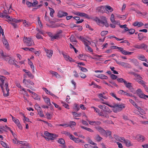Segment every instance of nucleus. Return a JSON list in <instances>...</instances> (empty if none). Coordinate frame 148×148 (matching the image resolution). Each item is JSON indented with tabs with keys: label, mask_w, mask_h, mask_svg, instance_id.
Masks as SVG:
<instances>
[{
	"label": "nucleus",
	"mask_w": 148,
	"mask_h": 148,
	"mask_svg": "<svg viewBox=\"0 0 148 148\" xmlns=\"http://www.w3.org/2000/svg\"><path fill=\"white\" fill-rule=\"evenodd\" d=\"M6 78L5 77L0 75V80L1 82V83L0 84V86L1 88L2 92L3 93V95L4 97L8 96L9 95V89L8 87V82L6 83L5 84L4 86L5 87V89L6 90V92H7V94H5L4 90L3 84L4 80H5Z\"/></svg>",
	"instance_id": "nucleus-1"
},
{
	"label": "nucleus",
	"mask_w": 148,
	"mask_h": 148,
	"mask_svg": "<svg viewBox=\"0 0 148 148\" xmlns=\"http://www.w3.org/2000/svg\"><path fill=\"white\" fill-rule=\"evenodd\" d=\"M44 134L47 137L42 136L47 140L49 141V140H53L56 138L58 136L56 134L50 133L47 131L44 132Z\"/></svg>",
	"instance_id": "nucleus-2"
},
{
	"label": "nucleus",
	"mask_w": 148,
	"mask_h": 148,
	"mask_svg": "<svg viewBox=\"0 0 148 148\" xmlns=\"http://www.w3.org/2000/svg\"><path fill=\"white\" fill-rule=\"evenodd\" d=\"M23 41L24 43L27 46H30L34 45V42L32 39L29 37L24 36Z\"/></svg>",
	"instance_id": "nucleus-3"
},
{
	"label": "nucleus",
	"mask_w": 148,
	"mask_h": 148,
	"mask_svg": "<svg viewBox=\"0 0 148 148\" xmlns=\"http://www.w3.org/2000/svg\"><path fill=\"white\" fill-rule=\"evenodd\" d=\"M103 104H105L107 105L108 106H109L111 108H116H116H120L123 109V108H124L125 107V106L124 105V104L119 105V104H116L115 103H114L113 106H111V105H110L108 103H105L103 102Z\"/></svg>",
	"instance_id": "nucleus-4"
},
{
	"label": "nucleus",
	"mask_w": 148,
	"mask_h": 148,
	"mask_svg": "<svg viewBox=\"0 0 148 148\" xmlns=\"http://www.w3.org/2000/svg\"><path fill=\"white\" fill-rule=\"evenodd\" d=\"M10 115H11L12 117V120L14 122L16 123V124L18 127L20 129H22V127L21 125L20 124V122L19 121V120L18 119H16V118L13 116L11 114Z\"/></svg>",
	"instance_id": "nucleus-5"
},
{
	"label": "nucleus",
	"mask_w": 148,
	"mask_h": 148,
	"mask_svg": "<svg viewBox=\"0 0 148 148\" xmlns=\"http://www.w3.org/2000/svg\"><path fill=\"white\" fill-rule=\"evenodd\" d=\"M8 11L6 10H4L2 13H0V17L1 18L5 17L8 19L10 18V16L8 15Z\"/></svg>",
	"instance_id": "nucleus-6"
},
{
	"label": "nucleus",
	"mask_w": 148,
	"mask_h": 148,
	"mask_svg": "<svg viewBox=\"0 0 148 148\" xmlns=\"http://www.w3.org/2000/svg\"><path fill=\"white\" fill-rule=\"evenodd\" d=\"M119 50L121 52V53L125 55H130L133 52H130L124 50V49L122 47H120L119 48Z\"/></svg>",
	"instance_id": "nucleus-7"
},
{
	"label": "nucleus",
	"mask_w": 148,
	"mask_h": 148,
	"mask_svg": "<svg viewBox=\"0 0 148 148\" xmlns=\"http://www.w3.org/2000/svg\"><path fill=\"white\" fill-rule=\"evenodd\" d=\"M68 13L62 11H59L58 12V16L59 17L61 18L64 16H66Z\"/></svg>",
	"instance_id": "nucleus-8"
},
{
	"label": "nucleus",
	"mask_w": 148,
	"mask_h": 148,
	"mask_svg": "<svg viewBox=\"0 0 148 148\" xmlns=\"http://www.w3.org/2000/svg\"><path fill=\"white\" fill-rule=\"evenodd\" d=\"M45 51L47 53V56L49 58H51L53 53V51L52 50H49L48 49H45Z\"/></svg>",
	"instance_id": "nucleus-9"
},
{
	"label": "nucleus",
	"mask_w": 148,
	"mask_h": 148,
	"mask_svg": "<svg viewBox=\"0 0 148 148\" xmlns=\"http://www.w3.org/2000/svg\"><path fill=\"white\" fill-rule=\"evenodd\" d=\"M100 132L101 134L103 135H105L106 131L102 128L100 127H98L96 128Z\"/></svg>",
	"instance_id": "nucleus-10"
},
{
	"label": "nucleus",
	"mask_w": 148,
	"mask_h": 148,
	"mask_svg": "<svg viewBox=\"0 0 148 148\" xmlns=\"http://www.w3.org/2000/svg\"><path fill=\"white\" fill-rule=\"evenodd\" d=\"M114 60L115 61L117 64L120 65L122 66L127 67L128 65H129V64H128L127 63H126L124 62H122L119 61H118L117 60L114 59Z\"/></svg>",
	"instance_id": "nucleus-11"
},
{
	"label": "nucleus",
	"mask_w": 148,
	"mask_h": 148,
	"mask_svg": "<svg viewBox=\"0 0 148 148\" xmlns=\"http://www.w3.org/2000/svg\"><path fill=\"white\" fill-rule=\"evenodd\" d=\"M2 42L3 44H4L6 47V48L7 49H9V45L8 42L7 41L6 39L5 38H3Z\"/></svg>",
	"instance_id": "nucleus-12"
},
{
	"label": "nucleus",
	"mask_w": 148,
	"mask_h": 148,
	"mask_svg": "<svg viewBox=\"0 0 148 148\" xmlns=\"http://www.w3.org/2000/svg\"><path fill=\"white\" fill-rule=\"evenodd\" d=\"M102 19V24H104L105 26L106 27H108V24L107 22V20H106V18L105 17L103 16L101 18Z\"/></svg>",
	"instance_id": "nucleus-13"
},
{
	"label": "nucleus",
	"mask_w": 148,
	"mask_h": 148,
	"mask_svg": "<svg viewBox=\"0 0 148 148\" xmlns=\"http://www.w3.org/2000/svg\"><path fill=\"white\" fill-rule=\"evenodd\" d=\"M37 110L38 113L40 116H41V117H43V116H44V115L43 114L42 110L41 109V108L40 107L38 106Z\"/></svg>",
	"instance_id": "nucleus-14"
},
{
	"label": "nucleus",
	"mask_w": 148,
	"mask_h": 148,
	"mask_svg": "<svg viewBox=\"0 0 148 148\" xmlns=\"http://www.w3.org/2000/svg\"><path fill=\"white\" fill-rule=\"evenodd\" d=\"M133 25L134 26H138V27H139L143 26L144 24L141 22H139L136 21L134 23Z\"/></svg>",
	"instance_id": "nucleus-15"
},
{
	"label": "nucleus",
	"mask_w": 148,
	"mask_h": 148,
	"mask_svg": "<svg viewBox=\"0 0 148 148\" xmlns=\"http://www.w3.org/2000/svg\"><path fill=\"white\" fill-rule=\"evenodd\" d=\"M124 84L125 85V86L127 88L130 89L131 87H132V83L130 82L127 83V81L125 80V81L124 82Z\"/></svg>",
	"instance_id": "nucleus-16"
},
{
	"label": "nucleus",
	"mask_w": 148,
	"mask_h": 148,
	"mask_svg": "<svg viewBox=\"0 0 148 148\" xmlns=\"http://www.w3.org/2000/svg\"><path fill=\"white\" fill-rule=\"evenodd\" d=\"M95 76L102 79H107L108 78L107 76L103 74L99 75H96Z\"/></svg>",
	"instance_id": "nucleus-17"
},
{
	"label": "nucleus",
	"mask_w": 148,
	"mask_h": 148,
	"mask_svg": "<svg viewBox=\"0 0 148 148\" xmlns=\"http://www.w3.org/2000/svg\"><path fill=\"white\" fill-rule=\"evenodd\" d=\"M136 138L139 141L142 140L143 141L144 140V137L141 135H137L136 136Z\"/></svg>",
	"instance_id": "nucleus-18"
},
{
	"label": "nucleus",
	"mask_w": 148,
	"mask_h": 148,
	"mask_svg": "<svg viewBox=\"0 0 148 148\" xmlns=\"http://www.w3.org/2000/svg\"><path fill=\"white\" fill-rule=\"evenodd\" d=\"M43 99H44L45 101L47 104L49 105L51 104L49 99L46 97H43Z\"/></svg>",
	"instance_id": "nucleus-19"
},
{
	"label": "nucleus",
	"mask_w": 148,
	"mask_h": 148,
	"mask_svg": "<svg viewBox=\"0 0 148 148\" xmlns=\"http://www.w3.org/2000/svg\"><path fill=\"white\" fill-rule=\"evenodd\" d=\"M114 108L112 110L115 113H117L118 112H119L121 111L122 108Z\"/></svg>",
	"instance_id": "nucleus-20"
},
{
	"label": "nucleus",
	"mask_w": 148,
	"mask_h": 148,
	"mask_svg": "<svg viewBox=\"0 0 148 148\" xmlns=\"http://www.w3.org/2000/svg\"><path fill=\"white\" fill-rule=\"evenodd\" d=\"M106 9L103 6L101 7L98 10V12L103 13L105 11Z\"/></svg>",
	"instance_id": "nucleus-21"
},
{
	"label": "nucleus",
	"mask_w": 148,
	"mask_h": 148,
	"mask_svg": "<svg viewBox=\"0 0 148 148\" xmlns=\"http://www.w3.org/2000/svg\"><path fill=\"white\" fill-rule=\"evenodd\" d=\"M8 20L10 21H12V22H15V23L17 22H19L20 21H21V20H17L16 19H15V18H11L10 17V18H9Z\"/></svg>",
	"instance_id": "nucleus-22"
},
{
	"label": "nucleus",
	"mask_w": 148,
	"mask_h": 148,
	"mask_svg": "<svg viewBox=\"0 0 148 148\" xmlns=\"http://www.w3.org/2000/svg\"><path fill=\"white\" fill-rule=\"evenodd\" d=\"M104 107L103 108V110L105 112H108L109 113H110L112 112V111L110 110L109 109V108L107 107L106 106H104Z\"/></svg>",
	"instance_id": "nucleus-23"
},
{
	"label": "nucleus",
	"mask_w": 148,
	"mask_h": 148,
	"mask_svg": "<svg viewBox=\"0 0 148 148\" xmlns=\"http://www.w3.org/2000/svg\"><path fill=\"white\" fill-rule=\"evenodd\" d=\"M138 59L142 61H145L146 62H147V60L145 58L144 56L142 55L138 56Z\"/></svg>",
	"instance_id": "nucleus-24"
},
{
	"label": "nucleus",
	"mask_w": 148,
	"mask_h": 148,
	"mask_svg": "<svg viewBox=\"0 0 148 148\" xmlns=\"http://www.w3.org/2000/svg\"><path fill=\"white\" fill-rule=\"evenodd\" d=\"M95 139L97 141L99 142L102 139V138L97 134L95 136Z\"/></svg>",
	"instance_id": "nucleus-25"
},
{
	"label": "nucleus",
	"mask_w": 148,
	"mask_h": 148,
	"mask_svg": "<svg viewBox=\"0 0 148 148\" xmlns=\"http://www.w3.org/2000/svg\"><path fill=\"white\" fill-rule=\"evenodd\" d=\"M147 45L145 44L144 43H142L140 45L139 49L147 48Z\"/></svg>",
	"instance_id": "nucleus-26"
},
{
	"label": "nucleus",
	"mask_w": 148,
	"mask_h": 148,
	"mask_svg": "<svg viewBox=\"0 0 148 148\" xmlns=\"http://www.w3.org/2000/svg\"><path fill=\"white\" fill-rule=\"evenodd\" d=\"M136 93L140 97L143 93L142 91L140 89H138L136 92Z\"/></svg>",
	"instance_id": "nucleus-27"
},
{
	"label": "nucleus",
	"mask_w": 148,
	"mask_h": 148,
	"mask_svg": "<svg viewBox=\"0 0 148 148\" xmlns=\"http://www.w3.org/2000/svg\"><path fill=\"white\" fill-rule=\"evenodd\" d=\"M34 99L36 100H37L40 101V98L38 97V95L36 93H34L33 94V96Z\"/></svg>",
	"instance_id": "nucleus-28"
},
{
	"label": "nucleus",
	"mask_w": 148,
	"mask_h": 148,
	"mask_svg": "<svg viewBox=\"0 0 148 148\" xmlns=\"http://www.w3.org/2000/svg\"><path fill=\"white\" fill-rule=\"evenodd\" d=\"M138 38L140 40H142L144 37L142 33H139L138 35Z\"/></svg>",
	"instance_id": "nucleus-29"
},
{
	"label": "nucleus",
	"mask_w": 148,
	"mask_h": 148,
	"mask_svg": "<svg viewBox=\"0 0 148 148\" xmlns=\"http://www.w3.org/2000/svg\"><path fill=\"white\" fill-rule=\"evenodd\" d=\"M58 142L61 144L63 145L65 144V142L64 139L62 138H60L58 140Z\"/></svg>",
	"instance_id": "nucleus-30"
},
{
	"label": "nucleus",
	"mask_w": 148,
	"mask_h": 148,
	"mask_svg": "<svg viewBox=\"0 0 148 148\" xmlns=\"http://www.w3.org/2000/svg\"><path fill=\"white\" fill-rule=\"evenodd\" d=\"M23 23L24 25V26L25 27H28L30 25V23H28V22H27L26 20H24L23 21Z\"/></svg>",
	"instance_id": "nucleus-31"
},
{
	"label": "nucleus",
	"mask_w": 148,
	"mask_h": 148,
	"mask_svg": "<svg viewBox=\"0 0 148 148\" xmlns=\"http://www.w3.org/2000/svg\"><path fill=\"white\" fill-rule=\"evenodd\" d=\"M124 143L125 144L126 146L127 147H129L132 145L130 141L128 140H126V141H125Z\"/></svg>",
	"instance_id": "nucleus-32"
},
{
	"label": "nucleus",
	"mask_w": 148,
	"mask_h": 148,
	"mask_svg": "<svg viewBox=\"0 0 148 148\" xmlns=\"http://www.w3.org/2000/svg\"><path fill=\"white\" fill-rule=\"evenodd\" d=\"M70 40L71 41L77 42V41L75 40V38L74 36L73 35H71L70 38Z\"/></svg>",
	"instance_id": "nucleus-33"
},
{
	"label": "nucleus",
	"mask_w": 148,
	"mask_h": 148,
	"mask_svg": "<svg viewBox=\"0 0 148 148\" xmlns=\"http://www.w3.org/2000/svg\"><path fill=\"white\" fill-rule=\"evenodd\" d=\"M94 20L97 23L99 24L100 23H101L102 24V20L101 21L100 19L97 17L95 18V19H94Z\"/></svg>",
	"instance_id": "nucleus-34"
},
{
	"label": "nucleus",
	"mask_w": 148,
	"mask_h": 148,
	"mask_svg": "<svg viewBox=\"0 0 148 148\" xmlns=\"http://www.w3.org/2000/svg\"><path fill=\"white\" fill-rule=\"evenodd\" d=\"M27 80L26 79H24L23 80V83L25 84V86L26 87L31 89V88H32V87L30 86H28V83H27V82H25V81L27 82Z\"/></svg>",
	"instance_id": "nucleus-35"
},
{
	"label": "nucleus",
	"mask_w": 148,
	"mask_h": 148,
	"mask_svg": "<svg viewBox=\"0 0 148 148\" xmlns=\"http://www.w3.org/2000/svg\"><path fill=\"white\" fill-rule=\"evenodd\" d=\"M50 72L51 74L56 76V77H58L60 76V75L56 72L51 71H50Z\"/></svg>",
	"instance_id": "nucleus-36"
},
{
	"label": "nucleus",
	"mask_w": 148,
	"mask_h": 148,
	"mask_svg": "<svg viewBox=\"0 0 148 148\" xmlns=\"http://www.w3.org/2000/svg\"><path fill=\"white\" fill-rule=\"evenodd\" d=\"M78 66L80 68V70L82 71H83L84 72H86L88 71L87 69L85 68H84V67H82L80 66H79V65H78Z\"/></svg>",
	"instance_id": "nucleus-37"
},
{
	"label": "nucleus",
	"mask_w": 148,
	"mask_h": 148,
	"mask_svg": "<svg viewBox=\"0 0 148 148\" xmlns=\"http://www.w3.org/2000/svg\"><path fill=\"white\" fill-rule=\"evenodd\" d=\"M16 86L18 87L19 88H20L23 91H24L25 92V89L24 88L21 87V86L20 85V84L19 83H16Z\"/></svg>",
	"instance_id": "nucleus-38"
},
{
	"label": "nucleus",
	"mask_w": 148,
	"mask_h": 148,
	"mask_svg": "<svg viewBox=\"0 0 148 148\" xmlns=\"http://www.w3.org/2000/svg\"><path fill=\"white\" fill-rule=\"evenodd\" d=\"M59 37V35H58L56 34L55 36H53L51 40L53 41L55 39H57Z\"/></svg>",
	"instance_id": "nucleus-39"
},
{
	"label": "nucleus",
	"mask_w": 148,
	"mask_h": 148,
	"mask_svg": "<svg viewBox=\"0 0 148 148\" xmlns=\"http://www.w3.org/2000/svg\"><path fill=\"white\" fill-rule=\"evenodd\" d=\"M135 30L134 29H131L129 30V33L130 34H132L135 32Z\"/></svg>",
	"instance_id": "nucleus-40"
},
{
	"label": "nucleus",
	"mask_w": 148,
	"mask_h": 148,
	"mask_svg": "<svg viewBox=\"0 0 148 148\" xmlns=\"http://www.w3.org/2000/svg\"><path fill=\"white\" fill-rule=\"evenodd\" d=\"M106 132V133L105 134V137H107L108 136V135L109 136H111V131L107 130Z\"/></svg>",
	"instance_id": "nucleus-41"
},
{
	"label": "nucleus",
	"mask_w": 148,
	"mask_h": 148,
	"mask_svg": "<svg viewBox=\"0 0 148 148\" xmlns=\"http://www.w3.org/2000/svg\"><path fill=\"white\" fill-rule=\"evenodd\" d=\"M103 122L104 123H106L107 124H109L110 123L113 124V122L111 121L106 120L104 121H103Z\"/></svg>",
	"instance_id": "nucleus-42"
},
{
	"label": "nucleus",
	"mask_w": 148,
	"mask_h": 148,
	"mask_svg": "<svg viewBox=\"0 0 148 148\" xmlns=\"http://www.w3.org/2000/svg\"><path fill=\"white\" fill-rule=\"evenodd\" d=\"M110 20L111 21V22L113 23H114V22L115 23L116 22V21L114 20V15L113 14H112L111 15Z\"/></svg>",
	"instance_id": "nucleus-43"
},
{
	"label": "nucleus",
	"mask_w": 148,
	"mask_h": 148,
	"mask_svg": "<svg viewBox=\"0 0 148 148\" xmlns=\"http://www.w3.org/2000/svg\"><path fill=\"white\" fill-rule=\"evenodd\" d=\"M108 33V31H103L101 32V36H104L107 34Z\"/></svg>",
	"instance_id": "nucleus-44"
},
{
	"label": "nucleus",
	"mask_w": 148,
	"mask_h": 148,
	"mask_svg": "<svg viewBox=\"0 0 148 148\" xmlns=\"http://www.w3.org/2000/svg\"><path fill=\"white\" fill-rule=\"evenodd\" d=\"M73 115L75 117L80 116H81V113L78 114L75 112H72Z\"/></svg>",
	"instance_id": "nucleus-45"
},
{
	"label": "nucleus",
	"mask_w": 148,
	"mask_h": 148,
	"mask_svg": "<svg viewBox=\"0 0 148 148\" xmlns=\"http://www.w3.org/2000/svg\"><path fill=\"white\" fill-rule=\"evenodd\" d=\"M5 127L3 126H0V134L2 133L3 131L7 132L6 131L4 130Z\"/></svg>",
	"instance_id": "nucleus-46"
},
{
	"label": "nucleus",
	"mask_w": 148,
	"mask_h": 148,
	"mask_svg": "<svg viewBox=\"0 0 148 148\" xmlns=\"http://www.w3.org/2000/svg\"><path fill=\"white\" fill-rule=\"evenodd\" d=\"M63 55L66 61H69V58H70V57L69 56L67 55H66L64 54H63Z\"/></svg>",
	"instance_id": "nucleus-47"
},
{
	"label": "nucleus",
	"mask_w": 148,
	"mask_h": 148,
	"mask_svg": "<svg viewBox=\"0 0 148 148\" xmlns=\"http://www.w3.org/2000/svg\"><path fill=\"white\" fill-rule=\"evenodd\" d=\"M27 75L29 77H31L32 78H34V75H33L29 71H28L27 72Z\"/></svg>",
	"instance_id": "nucleus-48"
},
{
	"label": "nucleus",
	"mask_w": 148,
	"mask_h": 148,
	"mask_svg": "<svg viewBox=\"0 0 148 148\" xmlns=\"http://www.w3.org/2000/svg\"><path fill=\"white\" fill-rule=\"evenodd\" d=\"M110 69H111L112 71H113V73H114L115 74H118V73L116 71L114 70V67H110Z\"/></svg>",
	"instance_id": "nucleus-49"
},
{
	"label": "nucleus",
	"mask_w": 148,
	"mask_h": 148,
	"mask_svg": "<svg viewBox=\"0 0 148 148\" xmlns=\"http://www.w3.org/2000/svg\"><path fill=\"white\" fill-rule=\"evenodd\" d=\"M111 78L113 79H115L117 78V76L114 74H111L110 75Z\"/></svg>",
	"instance_id": "nucleus-50"
},
{
	"label": "nucleus",
	"mask_w": 148,
	"mask_h": 148,
	"mask_svg": "<svg viewBox=\"0 0 148 148\" xmlns=\"http://www.w3.org/2000/svg\"><path fill=\"white\" fill-rule=\"evenodd\" d=\"M132 73L135 77L140 78L141 79H143V78L140 77V75L137 74L134 72L133 73Z\"/></svg>",
	"instance_id": "nucleus-51"
},
{
	"label": "nucleus",
	"mask_w": 148,
	"mask_h": 148,
	"mask_svg": "<svg viewBox=\"0 0 148 148\" xmlns=\"http://www.w3.org/2000/svg\"><path fill=\"white\" fill-rule=\"evenodd\" d=\"M0 54L1 56L3 57L4 59H5V58L7 56L4 55L3 51L2 50H1L0 51Z\"/></svg>",
	"instance_id": "nucleus-52"
},
{
	"label": "nucleus",
	"mask_w": 148,
	"mask_h": 148,
	"mask_svg": "<svg viewBox=\"0 0 148 148\" xmlns=\"http://www.w3.org/2000/svg\"><path fill=\"white\" fill-rule=\"evenodd\" d=\"M120 43H126L127 45L128 46H129L130 45V43L128 41H127V40H123L122 41H121L120 42Z\"/></svg>",
	"instance_id": "nucleus-53"
},
{
	"label": "nucleus",
	"mask_w": 148,
	"mask_h": 148,
	"mask_svg": "<svg viewBox=\"0 0 148 148\" xmlns=\"http://www.w3.org/2000/svg\"><path fill=\"white\" fill-rule=\"evenodd\" d=\"M1 144L4 147L7 148L6 144L3 141H1Z\"/></svg>",
	"instance_id": "nucleus-54"
},
{
	"label": "nucleus",
	"mask_w": 148,
	"mask_h": 148,
	"mask_svg": "<svg viewBox=\"0 0 148 148\" xmlns=\"http://www.w3.org/2000/svg\"><path fill=\"white\" fill-rule=\"evenodd\" d=\"M117 81L121 83L122 82H123L124 83V82L125 81V80H124V79H123L122 78H121L118 79H117Z\"/></svg>",
	"instance_id": "nucleus-55"
},
{
	"label": "nucleus",
	"mask_w": 148,
	"mask_h": 148,
	"mask_svg": "<svg viewBox=\"0 0 148 148\" xmlns=\"http://www.w3.org/2000/svg\"><path fill=\"white\" fill-rule=\"evenodd\" d=\"M55 12L53 9H51V10L50 11V16L53 17V14Z\"/></svg>",
	"instance_id": "nucleus-56"
},
{
	"label": "nucleus",
	"mask_w": 148,
	"mask_h": 148,
	"mask_svg": "<svg viewBox=\"0 0 148 148\" xmlns=\"http://www.w3.org/2000/svg\"><path fill=\"white\" fill-rule=\"evenodd\" d=\"M114 138L117 140H118L119 141H121L120 140V137L119 136H118L117 135H114Z\"/></svg>",
	"instance_id": "nucleus-57"
},
{
	"label": "nucleus",
	"mask_w": 148,
	"mask_h": 148,
	"mask_svg": "<svg viewBox=\"0 0 148 148\" xmlns=\"http://www.w3.org/2000/svg\"><path fill=\"white\" fill-rule=\"evenodd\" d=\"M106 7L108 10H110V12H112L113 10V9L110 6L107 5L106 6Z\"/></svg>",
	"instance_id": "nucleus-58"
},
{
	"label": "nucleus",
	"mask_w": 148,
	"mask_h": 148,
	"mask_svg": "<svg viewBox=\"0 0 148 148\" xmlns=\"http://www.w3.org/2000/svg\"><path fill=\"white\" fill-rule=\"evenodd\" d=\"M84 13H81L79 12H77L76 14L78 16H84Z\"/></svg>",
	"instance_id": "nucleus-59"
},
{
	"label": "nucleus",
	"mask_w": 148,
	"mask_h": 148,
	"mask_svg": "<svg viewBox=\"0 0 148 148\" xmlns=\"http://www.w3.org/2000/svg\"><path fill=\"white\" fill-rule=\"evenodd\" d=\"M74 109L76 111H78L79 109V106L77 104H75V106L74 108Z\"/></svg>",
	"instance_id": "nucleus-60"
},
{
	"label": "nucleus",
	"mask_w": 148,
	"mask_h": 148,
	"mask_svg": "<svg viewBox=\"0 0 148 148\" xmlns=\"http://www.w3.org/2000/svg\"><path fill=\"white\" fill-rule=\"evenodd\" d=\"M19 142H20V144H22L23 145V146H27L28 145V144L27 143H25L23 141H19Z\"/></svg>",
	"instance_id": "nucleus-61"
},
{
	"label": "nucleus",
	"mask_w": 148,
	"mask_h": 148,
	"mask_svg": "<svg viewBox=\"0 0 148 148\" xmlns=\"http://www.w3.org/2000/svg\"><path fill=\"white\" fill-rule=\"evenodd\" d=\"M137 81L140 83L141 84H143L145 83L141 79H137Z\"/></svg>",
	"instance_id": "nucleus-62"
},
{
	"label": "nucleus",
	"mask_w": 148,
	"mask_h": 148,
	"mask_svg": "<svg viewBox=\"0 0 148 148\" xmlns=\"http://www.w3.org/2000/svg\"><path fill=\"white\" fill-rule=\"evenodd\" d=\"M26 3L27 5L29 7H31L32 6V3L28 1H26Z\"/></svg>",
	"instance_id": "nucleus-63"
},
{
	"label": "nucleus",
	"mask_w": 148,
	"mask_h": 148,
	"mask_svg": "<svg viewBox=\"0 0 148 148\" xmlns=\"http://www.w3.org/2000/svg\"><path fill=\"white\" fill-rule=\"evenodd\" d=\"M80 74L81 75L80 76L81 78H85L86 77V76L85 74L82 73H81Z\"/></svg>",
	"instance_id": "nucleus-64"
}]
</instances>
